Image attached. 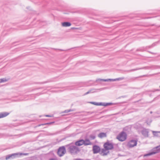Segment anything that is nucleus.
Masks as SVG:
<instances>
[{"label":"nucleus","instance_id":"f257e3e1","mask_svg":"<svg viewBox=\"0 0 160 160\" xmlns=\"http://www.w3.org/2000/svg\"><path fill=\"white\" fill-rule=\"evenodd\" d=\"M68 147V151L72 155L76 154L80 151L79 148L75 145H73L70 143L66 146Z\"/></svg>","mask_w":160,"mask_h":160},{"label":"nucleus","instance_id":"f03ea898","mask_svg":"<svg viewBox=\"0 0 160 160\" xmlns=\"http://www.w3.org/2000/svg\"><path fill=\"white\" fill-rule=\"evenodd\" d=\"M28 154V153H14L11 154H9L7 155L6 157V159L8 160V159H13L17 157H18L22 155H27Z\"/></svg>","mask_w":160,"mask_h":160},{"label":"nucleus","instance_id":"7ed1b4c3","mask_svg":"<svg viewBox=\"0 0 160 160\" xmlns=\"http://www.w3.org/2000/svg\"><path fill=\"white\" fill-rule=\"evenodd\" d=\"M127 137L126 133L123 131L116 138L119 141L123 142L125 141Z\"/></svg>","mask_w":160,"mask_h":160},{"label":"nucleus","instance_id":"20e7f679","mask_svg":"<svg viewBox=\"0 0 160 160\" xmlns=\"http://www.w3.org/2000/svg\"><path fill=\"white\" fill-rule=\"evenodd\" d=\"M160 152V145L154 148L151 152L148 153L144 154L143 157L149 156L151 155L158 153Z\"/></svg>","mask_w":160,"mask_h":160},{"label":"nucleus","instance_id":"39448f33","mask_svg":"<svg viewBox=\"0 0 160 160\" xmlns=\"http://www.w3.org/2000/svg\"><path fill=\"white\" fill-rule=\"evenodd\" d=\"M160 68V66H151V67H143L140 68H136L134 69H131L128 70H125V72H131L135 71H137L140 69H149L151 68Z\"/></svg>","mask_w":160,"mask_h":160},{"label":"nucleus","instance_id":"423d86ee","mask_svg":"<svg viewBox=\"0 0 160 160\" xmlns=\"http://www.w3.org/2000/svg\"><path fill=\"white\" fill-rule=\"evenodd\" d=\"M66 152L65 146H63L59 147L58 149L57 154L59 157H61L63 156Z\"/></svg>","mask_w":160,"mask_h":160},{"label":"nucleus","instance_id":"0eeeda50","mask_svg":"<svg viewBox=\"0 0 160 160\" xmlns=\"http://www.w3.org/2000/svg\"><path fill=\"white\" fill-rule=\"evenodd\" d=\"M105 149L108 150L113 148V145L112 143L108 141L106 142L103 145Z\"/></svg>","mask_w":160,"mask_h":160},{"label":"nucleus","instance_id":"6e6552de","mask_svg":"<svg viewBox=\"0 0 160 160\" xmlns=\"http://www.w3.org/2000/svg\"><path fill=\"white\" fill-rule=\"evenodd\" d=\"M137 145V141L135 140H132L128 143L127 146L129 148L133 147Z\"/></svg>","mask_w":160,"mask_h":160},{"label":"nucleus","instance_id":"1a4fd4ad","mask_svg":"<svg viewBox=\"0 0 160 160\" xmlns=\"http://www.w3.org/2000/svg\"><path fill=\"white\" fill-rule=\"evenodd\" d=\"M124 79V77H122L118 78H116L115 79H99L96 80V81H98L100 80L101 81H104V82H107L108 81H115L116 80H122Z\"/></svg>","mask_w":160,"mask_h":160},{"label":"nucleus","instance_id":"9d476101","mask_svg":"<svg viewBox=\"0 0 160 160\" xmlns=\"http://www.w3.org/2000/svg\"><path fill=\"white\" fill-rule=\"evenodd\" d=\"M100 147L97 145H94L93 147V151L94 153H97L100 151Z\"/></svg>","mask_w":160,"mask_h":160},{"label":"nucleus","instance_id":"9b49d317","mask_svg":"<svg viewBox=\"0 0 160 160\" xmlns=\"http://www.w3.org/2000/svg\"><path fill=\"white\" fill-rule=\"evenodd\" d=\"M141 133L145 137H148V129L144 128L142 131Z\"/></svg>","mask_w":160,"mask_h":160},{"label":"nucleus","instance_id":"f8f14e48","mask_svg":"<svg viewBox=\"0 0 160 160\" xmlns=\"http://www.w3.org/2000/svg\"><path fill=\"white\" fill-rule=\"evenodd\" d=\"M108 150L106 149H103L102 150L101 152V154L102 156L107 155L109 152Z\"/></svg>","mask_w":160,"mask_h":160},{"label":"nucleus","instance_id":"ddd939ff","mask_svg":"<svg viewBox=\"0 0 160 160\" xmlns=\"http://www.w3.org/2000/svg\"><path fill=\"white\" fill-rule=\"evenodd\" d=\"M84 140L81 139L78 141L75 142V145L77 146H81L83 144H84Z\"/></svg>","mask_w":160,"mask_h":160},{"label":"nucleus","instance_id":"4468645a","mask_svg":"<svg viewBox=\"0 0 160 160\" xmlns=\"http://www.w3.org/2000/svg\"><path fill=\"white\" fill-rule=\"evenodd\" d=\"M98 137L100 138H102L107 137V134L106 133L100 132L98 135Z\"/></svg>","mask_w":160,"mask_h":160},{"label":"nucleus","instance_id":"2eb2a0df","mask_svg":"<svg viewBox=\"0 0 160 160\" xmlns=\"http://www.w3.org/2000/svg\"><path fill=\"white\" fill-rule=\"evenodd\" d=\"M84 144L85 146L88 145H91L92 144V143L88 139H86L84 140Z\"/></svg>","mask_w":160,"mask_h":160},{"label":"nucleus","instance_id":"dca6fc26","mask_svg":"<svg viewBox=\"0 0 160 160\" xmlns=\"http://www.w3.org/2000/svg\"><path fill=\"white\" fill-rule=\"evenodd\" d=\"M9 113L7 112H3L0 113V118H3L7 116Z\"/></svg>","mask_w":160,"mask_h":160},{"label":"nucleus","instance_id":"f3484780","mask_svg":"<svg viewBox=\"0 0 160 160\" xmlns=\"http://www.w3.org/2000/svg\"><path fill=\"white\" fill-rule=\"evenodd\" d=\"M62 26L63 27H69L71 25V23L70 22H65L62 23Z\"/></svg>","mask_w":160,"mask_h":160},{"label":"nucleus","instance_id":"a211bd4d","mask_svg":"<svg viewBox=\"0 0 160 160\" xmlns=\"http://www.w3.org/2000/svg\"><path fill=\"white\" fill-rule=\"evenodd\" d=\"M153 135L155 136L160 137V132L152 131Z\"/></svg>","mask_w":160,"mask_h":160},{"label":"nucleus","instance_id":"6ab92c4d","mask_svg":"<svg viewBox=\"0 0 160 160\" xmlns=\"http://www.w3.org/2000/svg\"><path fill=\"white\" fill-rule=\"evenodd\" d=\"M111 104L110 103H105L102 102H98V106H107Z\"/></svg>","mask_w":160,"mask_h":160},{"label":"nucleus","instance_id":"aec40b11","mask_svg":"<svg viewBox=\"0 0 160 160\" xmlns=\"http://www.w3.org/2000/svg\"><path fill=\"white\" fill-rule=\"evenodd\" d=\"M89 138L90 140H94L95 138L96 137L94 135H91L89 136Z\"/></svg>","mask_w":160,"mask_h":160},{"label":"nucleus","instance_id":"412c9836","mask_svg":"<svg viewBox=\"0 0 160 160\" xmlns=\"http://www.w3.org/2000/svg\"><path fill=\"white\" fill-rule=\"evenodd\" d=\"M147 76V75H143V76H139V77H134V78H132V79L133 80H136L137 78H141V77H144V76Z\"/></svg>","mask_w":160,"mask_h":160},{"label":"nucleus","instance_id":"4be33fe9","mask_svg":"<svg viewBox=\"0 0 160 160\" xmlns=\"http://www.w3.org/2000/svg\"><path fill=\"white\" fill-rule=\"evenodd\" d=\"M7 81V80L6 78H3L0 79V83L5 82H6Z\"/></svg>","mask_w":160,"mask_h":160},{"label":"nucleus","instance_id":"5701e85b","mask_svg":"<svg viewBox=\"0 0 160 160\" xmlns=\"http://www.w3.org/2000/svg\"><path fill=\"white\" fill-rule=\"evenodd\" d=\"M90 103L96 106H98V102H90Z\"/></svg>","mask_w":160,"mask_h":160},{"label":"nucleus","instance_id":"b1692460","mask_svg":"<svg viewBox=\"0 0 160 160\" xmlns=\"http://www.w3.org/2000/svg\"><path fill=\"white\" fill-rule=\"evenodd\" d=\"M54 123V122H48V123H44V124H42V125H49V124H51L52 123Z\"/></svg>","mask_w":160,"mask_h":160},{"label":"nucleus","instance_id":"393cba45","mask_svg":"<svg viewBox=\"0 0 160 160\" xmlns=\"http://www.w3.org/2000/svg\"><path fill=\"white\" fill-rule=\"evenodd\" d=\"M73 111V110L72 109H69V110H67L65 111L64 112H68L71 111Z\"/></svg>","mask_w":160,"mask_h":160},{"label":"nucleus","instance_id":"a878e982","mask_svg":"<svg viewBox=\"0 0 160 160\" xmlns=\"http://www.w3.org/2000/svg\"><path fill=\"white\" fill-rule=\"evenodd\" d=\"M91 90H90L88 91V92H86L85 93L84 95H87L89 93L91 92Z\"/></svg>","mask_w":160,"mask_h":160},{"label":"nucleus","instance_id":"bb28decb","mask_svg":"<svg viewBox=\"0 0 160 160\" xmlns=\"http://www.w3.org/2000/svg\"><path fill=\"white\" fill-rule=\"evenodd\" d=\"M71 29H78V28H77L73 27V28H71Z\"/></svg>","mask_w":160,"mask_h":160},{"label":"nucleus","instance_id":"cd10ccee","mask_svg":"<svg viewBox=\"0 0 160 160\" xmlns=\"http://www.w3.org/2000/svg\"><path fill=\"white\" fill-rule=\"evenodd\" d=\"M49 160H56L55 158H50Z\"/></svg>","mask_w":160,"mask_h":160},{"label":"nucleus","instance_id":"c85d7f7f","mask_svg":"<svg viewBox=\"0 0 160 160\" xmlns=\"http://www.w3.org/2000/svg\"><path fill=\"white\" fill-rule=\"evenodd\" d=\"M46 116L47 117H52L51 116L49 115H47Z\"/></svg>","mask_w":160,"mask_h":160},{"label":"nucleus","instance_id":"c756f323","mask_svg":"<svg viewBox=\"0 0 160 160\" xmlns=\"http://www.w3.org/2000/svg\"><path fill=\"white\" fill-rule=\"evenodd\" d=\"M42 124H39V125H38V126H41V125H42Z\"/></svg>","mask_w":160,"mask_h":160},{"label":"nucleus","instance_id":"7c9ffc66","mask_svg":"<svg viewBox=\"0 0 160 160\" xmlns=\"http://www.w3.org/2000/svg\"><path fill=\"white\" fill-rule=\"evenodd\" d=\"M75 160H81V159H76Z\"/></svg>","mask_w":160,"mask_h":160},{"label":"nucleus","instance_id":"2f4dec72","mask_svg":"<svg viewBox=\"0 0 160 160\" xmlns=\"http://www.w3.org/2000/svg\"><path fill=\"white\" fill-rule=\"evenodd\" d=\"M150 113H152V112H150Z\"/></svg>","mask_w":160,"mask_h":160},{"label":"nucleus","instance_id":"473e14b6","mask_svg":"<svg viewBox=\"0 0 160 160\" xmlns=\"http://www.w3.org/2000/svg\"><path fill=\"white\" fill-rule=\"evenodd\" d=\"M147 123L148 124V122H147Z\"/></svg>","mask_w":160,"mask_h":160},{"label":"nucleus","instance_id":"72a5a7b5","mask_svg":"<svg viewBox=\"0 0 160 160\" xmlns=\"http://www.w3.org/2000/svg\"><path fill=\"white\" fill-rule=\"evenodd\" d=\"M160 88V86H159Z\"/></svg>","mask_w":160,"mask_h":160}]
</instances>
